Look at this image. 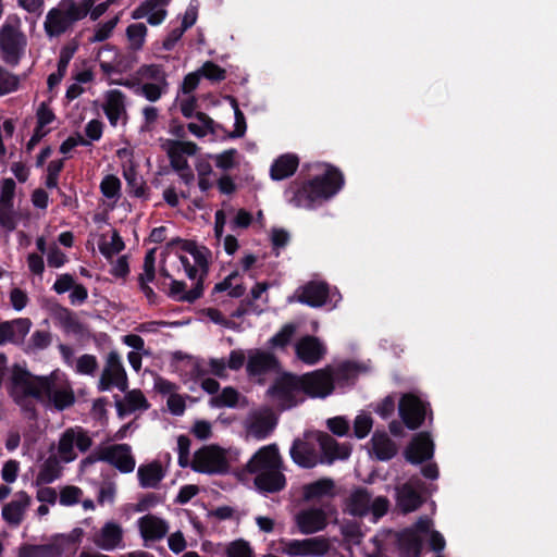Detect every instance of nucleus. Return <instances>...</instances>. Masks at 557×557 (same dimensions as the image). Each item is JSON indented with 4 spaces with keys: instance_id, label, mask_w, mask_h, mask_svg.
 <instances>
[{
    "instance_id": "1",
    "label": "nucleus",
    "mask_w": 557,
    "mask_h": 557,
    "mask_svg": "<svg viewBox=\"0 0 557 557\" xmlns=\"http://www.w3.org/2000/svg\"><path fill=\"white\" fill-rule=\"evenodd\" d=\"M344 184L345 178L342 171L329 164L320 175L306 181L297 178L290 182L284 196L294 207L311 210L334 197Z\"/></svg>"
},
{
    "instance_id": "2",
    "label": "nucleus",
    "mask_w": 557,
    "mask_h": 557,
    "mask_svg": "<svg viewBox=\"0 0 557 557\" xmlns=\"http://www.w3.org/2000/svg\"><path fill=\"white\" fill-rule=\"evenodd\" d=\"M11 383L15 387H22L25 396H33L40 401L48 400L59 411L75 403V395L70 386L55 388V381L52 376H34L20 364L13 366Z\"/></svg>"
},
{
    "instance_id": "3",
    "label": "nucleus",
    "mask_w": 557,
    "mask_h": 557,
    "mask_svg": "<svg viewBox=\"0 0 557 557\" xmlns=\"http://www.w3.org/2000/svg\"><path fill=\"white\" fill-rule=\"evenodd\" d=\"M335 494V482L331 478H321L305 484L302 486V500L306 503L312 502L313 505L300 510L295 518V522H339L336 506L333 504Z\"/></svg>"
},
{
    "instance_id": "4",
    "label": "nucleus",
    "mask_w": 557,
    "mask_h": 557,
    "mask_svg": "<svg viewBox=\"0 0 557 557\" xmlns=\"http://www.w3.org/2000/svg\"><path fill=\"white\" fill-rule=\"evenodd\" d=\"M95 4L94 0H83L81 3L75 0H62L58 7L48 11L44 23L46 35L49 38H57L66 33L72 26L85 18L91 7Z\"/></svg>"
},
{
    "instance_id": "5",
    "label": "nucleus",
    "mask_w": 557,
    "mask_h": 557,
    "mask_svg": "<svg viewBox=\"0 0 557 557\" xmlns=\"http://www.w3.org/2000/svg\"><path fill=\"white\" fill-rule=\"evenodd\" d=\"M27 47V37L18 25L5 22L0 27V58L9 66L15 67L23 59Z\"/></svg>"
},
{
    "instance_id": "6",
    "label": "nucleus",
    "mask_w": 557,
    "mask_h": 557,
    "mask_svg": "<svg viewBox=\"0 0 557 557\" xmlns=\"http://www.w3.org/2000/svg\"><path fill=\"white\" fill-rule=\"evenodd\" d=\"M423 543H429L435 552H441L445 547L443 535L430 530L429 524H416L414 528L407 530L399 537L401 548L413 556H419Z\"/></svg>"
},
{
    "instance_id": "7",
    "label": "nucleus",
    "mask_w": 557,
    "mask_h": 557,
    "mask_svg": "<svg viewBox=\"0 0 557 557\" xmlns=\"http://www.w3.org/2000/svg\"><path fill=\"white\" fill-rule=\"evenodd\" d=\"M190 467L196 472L208 474H224L230 470L224 450L216 445L203 446L195 451Z\"/></svg>"
},
{
    "instance_id": "8",
    "label": "nucleus",
    "mask_w": 557,
    "mask_h": 557,
    "mask_svg": "<svg viewBox=\"0 0 557 557\" xmlns=\"http://www.w3.org/2000/svg\"><path fill=\"white\" fill-rule=\"evenodd\" d=\"M432 420V410L430 404L422 400L414 394H404L398 404V412L403 423L409 430L419 429L428 417Z\"/></svg>"
},
{
    "instance_id": "9",
    "label": "nucleus",
    "mask_w": 557,
    "mask_h": 557,
    "mask_svg": "<svg viewBox=\"0 0 557 557\" xmlns=\"http://www.w3.org/2000/svg\"><path fill=\"white\" fill-rule=\"evenodd\" d=\"M298 379L301 393L310 398H324L331 395L335 388L332 367L298 375Z\"/></svg>"
},
{
    "instance_id": "10",
    "label": "nucleus",
    "mask_w": 557,
    "mask_h": 557,
    "mask_svg": "<svg viewBox=\"0 0 557 557\" xmlns=\"http://www.w3.org/2000/svg\"><path fill=\"white\" fill-rule=\"evenodd\" d=\"M267 393L284 410L296 407L302 400L297 398V394L301 393L298 375L289 372L276 377Z\"/></svg>"
},
{
    "instance_id": "11",
    "label": "nucleus",
    "mask_w": 557,
    "mask_h": 557,
    "mask_svg": "<svg viewBox=\"0 0 557 557\" xmlns=\"http://www.w3.org/2000/svg\"><path fill=\"white\" fill-rule=\"evenodd\" d=\"M113 387H116L121 392H126L128 388L126 371L122 364L119 352L115 350L108 354L104 368L98 382V389L100 392L110 391Z\"/></svg>"
},
{
    "instance_id": "12",
    "label": "nucleus",
    "mask_w": 557,
    "mask_h": 557,
    "mask_svg": "<svg viewBox=\"0 0 557 557\" xmlns=\"http://www.w3.org/2000/svg\"><path fill=\"white\" fill-rule=\"evenodd\" d=\"M315 440L320 448L319 463L331 466L335 461L347 460L351 455L349 443H338L332 435L319 431Z\"/></svg>"
},
{
    "instance_id": "13",
    "label": "nucleus",
    "mask_w": 557,
    "mask_h": 557,
    "mask_svg": "<svg viewBox=\"0 0 557 557\" xmlns=\"http://www.w3.org/2000/svg\"><path fill=\"white\" fill-rule=\"evenodd\" d=\"M98 458L116 468L122 473L133 472L135 469V458L128 444H114L98 449Z\"/></svg>"
},
{
    "instance_id": "14",
    "label": "nucleus",
    "mask_w": 557,
    "mask_h": 557,
    "mask_svg": "<svg viewBox=\"0 0 557 557\" xmlns=\"http://www.w3.org/2000/svg\"><path fill=\"white\" fill-rule=\"evenodd\" d=\"M294 297L302 305L320 308L327 302L330 285L324 281H309L296 289Z\"/></svg>"
},
{
    "instance_id": "15",
    "label": "nucleus",
    "mask_w": 557,
    "mask_h": 557,
    "mask_svg": "<svg viewBox=\"0 0 557 557\" xmlns=\"http://www.w3.org/2000/svg\"><path fill=\"white\" fill-rule=\"evenodd\" d=\"M280 369V360L277 357L261 349H250L248 351V360L246 371L250 377H259Z\"/></svg>"
},
{
    "instance_id": "16",
    "label": "nucleus",
    "mask_w": 557,
    "mask_h": 557,
    "mask_svg": "<svg viewBox=\"0 0 557 557\" xmlns=\"http://www.w3.org/2000/svg\"><path fill=\"white\" fill-rule=\"evenodd\" d=\"M283 461L276 444H270L258 449L247 462L249 473L282 469Z\"/></svg>"
},
{
    "instance_id": "17",
    "label": "nucleus",
    "mask_w": 557,
    "mask_h": 557,
    "mask_svg": "<svg viewBox=\"0 0 557 557\" xmlns=\"http://www.w3.org/2000/svg\"><path fill=\"white\" fill-rule=\"evenodd\" d=\"M434 443L429 432L416 434L404 451L406 460L412 465H420L433 458Z\"/></svg>"
},
{
    "instance_id": "18",
    "label": "nucleus",
    "mask_w": 557,
    "mask_h": 557,
    "mask_svg": "<svg viewBox=\"0 0 557 557\" xmlns=\"http://www.w3.org/2000/svg\"><path fill=\"white\" fill-rule=\"evenodd\" d=\"M295 352L304 363L313 366L324 357L326 348L318 337L305 335L296 343Z\"/></svg>"
},
{
    "instance_id": "19",
    "label": "nucleus",
    "mask_w": 557,
    "mask_h": 557,
    "mask_svg": "<svg viewBox=\"0 0 557 557\" xmlns=\"http://www.w3.org/2000/svg\"><path fill=\"white\" fill-rule=\"evenodd\" d=\"M277 425V417L271 409L256 412L247 424V433L258 441L269 437Z\"/></svg>"
},
{
    "instance_id": "20",
    "label": "nucleus",
    "mask_w": 557,
    "mask_h": 557,
    "mask_svg": "<svg viewBox=\"0 0 557 557\" xmlns=\"http://www.w3.org/2000/svg\"><path fill=\"white\" fill-rule=\"evenodd\" d=\"M32 321L28 318H17L0 322V346L7 343L18 345L29 332Z\"/></svg>"
},
{
    "instance_id": "21",
    "label": "nucleus",
    "mask_w": 557,
    "mask_h": 557,
    "mask_svg": "<svg viewBox=\"0 0 557 557\" xmlns=\"http://www.w3.org/2000/svg\"><path fill=\"white\" fill-rule=\"evenodd\" d=\"M423 483L417 479H411L408 483L404 484L397 492V507L404 512L408 513L418 509L424 498L421 493L416 488L417 485Z\"/></svg>"
},
{
    "instance_id": "22",
    "label": "nucleus",
    "mask_w": 557,
    "mask_h": 557,
    "mask_svg": "<svg viewBox=\"0 0 557 557\" xmlns=\"http://www.w3.org/2000/svg\"><path fill=\"white\" fill-rule=\"evenodd\" d=\"M126 97L120 89H110L104 94L103 112L112 126H116L123 114H126Z\"/></svg>"
},
{
    "instance_id": "23",
    "label": "nucleus",
    "mask_w": 557,
    "mask_h": 557,
    "mask_svg": "<svg viewBox=\"0 0 557 557\" xmlns=\"http://www.w3.org/2000/svg\"><path fill=\"white\" fill-rule=\"evenodd\" d=\"M329 550V543L321 537L292 541L286 544L285 552L290 555L321 556Z\"/></svg>"
},
{
    "instance_id": "24",
    "label": "nucleus",
    "mask_w": 557,
    "mask_h": 557,
    "mask_svg": "<svg viewBox=\"0 0 557 557\" xmlns=\"http://www.w3.org/2000/svg\"><path fill=\"white\" fill-rule=\"evenodd\" d=\"M292 460L299 467L311 469L319 463L313 446L300 438H295L289 449Z\"/></svg>"
},
{
    "instance_id": "25",
    "label": "nucleus",
    "mask_w": 557,
    "mask_h": 557,
    "mask_svg": "<svg viewBox=\"0 0 557 557\" xmlns=\"http://www.w3.org/2000/svg\"><path fill=\"white\" fill-rule=\"evenodd\" d=\"M371 493L358 487L346 498L344 511L352 517L362 518L370 512Z\"/></svg>"
},
{
    "instance_id": "26",
    "label": "nucleus",
    "mask_w": 557,
    "mask_h": 557,
    "mask_svg": "<svg viewBox=\"0 0 557 557\" xmlns=\"http://www.w3.org/2000/svg\"><path fill=\"white\" fill-rule=\"evenodd\" d=\"M255 474L253 483L260 492L277 493L286 486V478L281 469L261 471Z\"/></svg>"
},
{
    "instance_id": "27",
    "label": "nucleus",
    "mask_w": 557,
    "mask_h": 557,
    "mask_svg": "<svg viewBox=\"0 0 557 557\" xmlns=\"http://www.w3.org/2000/svg\"><path fill=\"white\" fill-rule=\"evenodd\" d=\"M114 398L117 416L120 418H123L136 410H147L150 406L140 389L127 392L124 400H121L117 395H115Z\"/></svg>"
},
{
    "instance_id": "28",
    "label": "nucleus",
    "mask_w": 557,
    "mask_h": 557,
    "mask_svg": "<svg viewBox=\"0 0 557 557\" xmlns=\"http://www.w3.org/2000/svg\"><path fill=\"white\" fill-rule=\"evenodd\" d=\"M187 284L184 281L172 280L168 296L176 301L194 304L203 295L205 285L202 280H197L190 290H186Z\"/></svg>"
},
{
    "instance_id": "29",
    "label": "nucleus",
    "mask_w": 557,
    "mask_h": 557,
    "mask_svg": "<svg viewBox=\"0 0 557 557\" xmlns=\"http://www.w3.org/2000/svg\"><path fill=\"white\" fill-rule=\"evenodd\" d=\"M299 165V159L294 153H285L274 160L270 169L273 181H282L295 174Z\"/></svg>"
},
{
    "instance_id": "30",
    "label": "nucleus",
    "mask_w": 557,
    "mask_h": 557,
    "mask_svg": "<svg viewBox=\"0 0 557 557\" xmlns=\"http://www.w3.org/2000/svg\"><path fill=\"white\" fill-rule=\"evenodd\" d=\"M137 476L143 488H156L165 476V472L160 461L154 460L147 465H140Z\"/></svg>"
},
{
    "instance_id": "31",
    "label": "nucleus",
    "mask_w": 557,
    "mask_h": 557,
    "mask_svg": "<svg viewBox=\"0 0 557 557\" xmlns=\"http://www.w3.org/2000/svg\"><path fill=\"white\" fill-rule=\"evenodd\" d=\"M30 504V497L24 491L15 494L14 499L3 506L2 519L4 522H21L26 508Z\"/></svg>"
},
{
    "instance_id": "32",
    "label": "nucleus",
    "mask_w": 557,
    "mask_h": 557,
    "mask_svg": "<svg viewBox=\"0 0 557 557\" xmlns=\"http://www.w3.org/2000/svg\"><path fill=\"white\" fill-rule=\"evenodd\" d=\"M372 451L380 461H388L393 459L397 451V445L392 441L385 432H375L371 438Z\"/></svg>"
},
{
    "instance_id": "33",
    "label": "nucleus",
    "mask_w": 557,
    "mask_h": 557,
    "mask_svg": "<svg viewBox=\"0 0 557 557\" xmlns=\"http://www.w3.org/2000/svg\"><path fill=\"white\" fill-rule=\"evenodd\" d=\"M62 468L55 456L48 457L36 476V484H50L61 475Z\"/></svg>"
},
{
    "instance_id": "34",
    "label": "nucleus",
    "mask_w": 557,
    "mask_h": 557,
    "mask_svg": "<svg viewBox=\"0 0 557 557\" xmlns=\"http://www.w3.org/2000/svg\"><path fill=\"white\" fill-rule=\"evenodd\" d=\"M121 542V530L117 524H104L97 544L107 550L115 548Z\"/></svg>"
},
{
    "instance_id": "35",
    "label": "nucleus",
    "mask_w": 557,
    "mask_h": 557,
    "mask_svg": "<svg viewBox=\"0 0 557 557\" xmlns=\"http://www.w3.org/2000/svg\"><path fill=\"white\" fill-rule=\"evenodd\" d=\"M359 372V366L352 361H345L335 369L332 368L334 383L343 385L352 382Z\"/></svg>"
},
{
    "instance_id": "36",
    "label": "nucleus",
    "mask_w": 557,
    "mask_h": 557,
    "mask_svg": "<svg viewBox=\"0 0 557 557\" xmlns=\"http://www.w3.org/2000/svg\"><path fill=\"white\" fill-rule=\"evenodd\" d=\"M297 331V326L294 323H286L282 326V329L274 334L269 341L268 345L271 348H281L284 349L287 347L293 337L295 336Z\"/></svg>"
},
{
    "instance_id": "37",
    "label": "nucleus",
    "mask_w": 557,
    "mask_h": 557,
    "mask_svg": "<svg viewBox=\"0 0 557 557\" xmlns=\"http://www.w3.org/2000/svg\"><path fill=\"white\" fill-rule=\"evenodd\" d=\"M75 440V431L69 429L62 434L59 441V454L65 462L73 461L76 458V454L74 453Z\"/></svg>"
},
{
    "instance_id": "38",
    "label": "nucleus",
    "mask_w": 557,
    "mask_h": 557,
    "mask_svg": "<svg viewBox=\"0 0 557 557\" xmlns=\"http://www.w3.org/2000/svg\"><path fill=\"white\" fill-rule=\"evenodd\" d=\"M147 32V26L144 23H134L127 26L126 36L131 49L137 51L144 47Z\"/></svg>"
},
{
    "instance_id": "39",
    "label": "nucleus",
    "mask_w": 557,
    "mask_h": 557,
    "mask_svg": "<svg viewBox=\"0 0 557 557\" xmlns=\"http://www.w3.org/2000/svg\"><path fill=\"white\" fill-rule=\"evenodd\" d=\"M139 531L145 546L151 547L156 541L164 537L168 532L166 524H139Z\"/></svg>"
},
{
    "instance_id": "40",
    "label": "nucleus",
    "mask_w": 557,
    "mask_h": 557,
    "mask_svg": "<svg viewBox=\"0 0 557 557\" xmlns=\"http://www.w3.org/2000/svg\"><path fill=\"white\" fill-rule=\"evenodd\" d=\"M161 502V497L156 493H148L144 495L137 504H127L125 506V512L127 519L129 515L135 512H145Z\"/></svg>"
},
{
    "instance_id": "41",
    "label": "nucleus",
    "mask_w": 557,
    "mask_h": 557,
    "mask_svg": "<svg viewBox=\"0 0 557 557\" xmlns=\"http://www.w3.org/2000/svg\"><path fill=\"white\" fill-rule=\"evenodd\" d=\"M239 393L234 387L227 386L222 392L211 399V404L214 407L222 408L228 407L234 408L237 406Z\"/></svg>"
},
{
    "instance_id": "42",
    "label": "nucleus",
    "mask_w": 557,
    "mask_h": 557,
    "mask_svg": "<svg viewBox=\"0 0 557 557\" xmlns=\"http://www.w3.org/2000/svg\"><path fill=\"white\" fill-rule=\"evenodd\" d=\"M20 87V77L0 65V96L14 92Z\"/></svg>"
},
{
    "instance_id": "43",
    "label": "nucleus",
    "mask_w": 557,
    "mask_h": 557,
    "mask_svg": "<svg viewBox=\"0 0 557 557\" xmlns=\"http://www.w3.org/2000/svg\"><path fill=\"white\" fill-rule=\"evenodd\" d=\"M138 74L145 78L162 84L163 87H168L166 74L160 64L141 65L138 70Z\"/></svg>"
},
{
    "instance_id": "44",
    "label": "nucleus",
    "mask_w": 557,
    "mask_h": 557,
    "mask_svg": "<svg viewBox=\"0 0 557 557\" xmlns=\"http://www.w3.org/2000/svg\"><path fill=\"white\" fill-rule=\"evenodd\" d=\"M191 256L195 260V263L200 269V274H199L198 280H202V285H205V280L209 273V267H210L209 259L211 257V250L209 248H207L206 246H200V247H198L196 252H194Z\"/></svg>"
},
{
    "instance_id": "45",
    "label": "nucleus",
    "mask_w": 557,
    "mask_h": 557,
    "mask_svg": "<svg viewBox=\"0 0 557 557\" xmlns=\"http://www.w3.org/2000/svg\"><path fill=\"white\" fill-rule=\"evenodd\" d=\"M100 191L106 198H119L121 191L120 178L113 174L106 175L100 183Z\"/></svg>"
},
{
    "instance_id": "46",
    "label": "nucleus",
    "mask_w": 557,
    "mask_h": 557,
    "mask_svg": "<svg viewBox=\"0 0 557 557\" xmlns=\"http://www.w3.org/2000/svg\"><path fill=\"white\" fill-rule=\"evenodd\" d=\"M199 73L202 77L213 83H219L226 78V71L212 61L205 62L200 67Z\"/></svg>"
},
{
    "instance_id": "47",
    "label": "nucleus",
    "mask_w": 557,
    "mask_h": 557,
    "mask_svg": "<svg viewBox=\"0 0 557 557\" xmlns=\"http://www.w3.org/2000/svg\"><path fill=\"white\" fill-rule=\"evenodd\" d=\"M166 88L160 83H146L136 90V94L141 95L148 101L156 102L166 91Z\"/></svg>"
},
{
    "instance_id": "48",
    "label": "nucleus",
    "mask_w": 557,
    "mask_h": 557,
    "mask_svg": "<svg viewBox=\"0 0 557 557\" xmlns=\"http://www.w3.org/2000/svg\"><path fill=\"white\" fill-rule=\"evenodd\" d=\"M125 248V244L120 236L117 231H113L111 236V242L109 244H102L99 246L100 252L107 258L110 259L114 255L121 252Z\"/></svg>"
},
{
    "instance_id": "49",
    "label": "nucleus",
    "mask_w": 557,
    "mask_h": 557,
    "mask_svg": "<svg viewBox=\"0 0 557 557\" xmlns=\"http://www.w3.org/2000/svg\"><path fill=\"white\" fill-rule=\"evenodd\" d=\"M117 22H119V17L115 16V17L107 21L106 23L98 24L95 29L94 36L89 39V41L90 42H102V41L107 40L108 38H110Z\"/></svg>"
},
{
    "instance_id": "50",
    "label": "nucleus",
    "mask_w": 557,
    "mask_h": 557,
    "mask_svg": "<svg viewBox=\"0 0 557 557\" xmlns=\"http://www.w3.org/2000/svg\"><path fill=\"white\" fill-rule=\"evenodd\" d=\"M236 156L237 150L234 148L224 150L223 152L212 156L211 158L215 162V166L223 170L228 171L236 166Z\"/></svg>"
},
{
    "instance_id": "51",
    "label": "nucleus",
    "mask_w": 557,
    "mask_h": 557,
    "mask_svg": "<svg viewBox=\"0 0 557 557\" xmlns=\"http://www.w3.org/2000/svg\"><path fill=\"white\" fill-rule=\"evenodd\" d=\"M227 557H256L250 545L243 540L230 543L226 547Z\"/></svg>"
},
{
    "instance_id": "52",
    "label": "nucleus",
    "mask_w": 557,
    "mask_h": 557,
    "mask_svg": "<svg viewBox=\"0 0 557 557\" xmlns=\"http://www.w3.org/2000/svg\"><path fill=\"white\" fill-rule=\"evenodd\" d=\"M169 3V0H146L141 2L133 12L132 18L140 20L146 17L149 13H151L158 7H163Z\"/></svg>"
},
{
    "instance_id": "53",
    "label": "nucleus",
    "mask_w": 557,
    "mask_h": 557,
    "mask_svg": "<svg viewBox=\"0 0 557 557\" xmlns=\"http://www.w3.org/2000/svg\"><path fill=\"white\" fill-rule=\"evenodd\" d=\"M373 420L368 414H358L354 421V435L357 438H364L371 432Z\"/></svg>"
},
{
    "instance_id": "54",
    "label": "nucleus",
    "mask_w": 557,
    "mask_h": 557,
    "mask_svg": "<svg viewBox=\"0 0 557 557\" xmlns=\"http://www.w3.org/2000/svg\"><path fill=\"white\" fill-rule=\"evenodd\" d=\"M57 318L66 330L74 332H78L81 330L82 325L79 321L69 308L60 307Z\"/></svg>"
},
{
    "instance_id": "55",
    "label": "nucleus",
    "mask_w": 557,
    "mask_h": 557,
    "mask_svg": "<svg viewBox=\"0 0 557 557\" xmlns=\"http://www.w3.org/2000/svg\"><path fill=\"white\" fill-rule=\"evenodd\" d=\"M326 426L330 432L336 436H345L349 432V422L344 417H333L326 420Z\"/></svg>"
},
{
    "instance_id": "56",
    "label": "nucleus",
    "mask_w": 557,
    "mask_h": 557,
    "mask_svg": "<svg viewBox=\"0 0 557 557\" xmlns=\"http://www.w3.org/2000/svg\"><path fill=\"white\" fill-rule=\"evenodd\" d=\"M82 494V490L77 486H65L60 492V504L63 506H72L79 502V497Z\"/></svg>"
},
{
    "instance_id": "57",
    "label": "nucleus",
    "mask_w": 557,
    "mask_h": 557,
    "mask_svg": "<svg viewBox=\"0 0 557 557\" xmlns=\"http://www.w3.org/2000/svg\"><path fill=\"white\" fill-rule=\"evenodd\" d=\"M156 278V258L154 250H149L144 259V273L139 274L138 280L154 281Z\"/></svg>"
},
{
    "instance_id": "58",
    "label": "nucleus",
    "mask_w": 557,
    "mask_h": 557,
    "mask_svg": "<svg viewBox=\"0 0 557 557\" xmlns=\"http://www.w3.org/2000/svg\"><path fill=\"white\" fill-rule=\"evenodd\" d=\"M389 508V500L385 496H377L370 500V512L375 520L381 519Z\"/></svg>"
},
{
    "instance_id": "59",
    "label": "nucleus",
    "mask_w": 557,
    "mask_h": 557,
    "mask_svg": "<svg viewBox=\"0 0 557 557\" xmlns=\"http://www.w3.org/2000/svg\"><path fill=\"white\" fill-rule=\"evenodd\" d=\"M199 1L190 0L182 21V27L188 29L194 26L198 18Z\"/></svg>"
},
{
    "instance_id": "60",
    "label": "nucleus",
    "mask_w": 557,
    "mask_h": 557,
    "mask_svg": "<svg viewBox=\"0 0 557 557\" xmlns=\"http://www.w3.org/2000/svg\"><path fill=\"white\" fill-rule=\"evenodd\" d=\"M168 146L183 156H194L198 150V146L194 141L169 139Z\"/></svg>"
},
{
    "instance_id": "61",
    "label": "nucleus",
    "mask_w": 557,
    "mask_h": 557,
    "mask_svg": "<svg viewBox=\"0 0 557 557\" xmlns=\"http://www.w3.org/2000/svg\"><path fill=\"white\" fill-rule=\"evenodd\" d=\"M37 123L36 126L39 128H44L48 124L52 123L55 120V114L53 111L48 107L46 102H41L39 108L37 109Z\"/></svg>"
},
{
    "instance_id": "62",
    "label": "nucleus",
    "mask_w": 557,
    "mask_h": 557,
    "mask_svg": "<svg viewBox=\"0 0 557 557\" xmlns=\"http://www.w3.org/2000/svg\"><path fill=\"white\" fill-rule=\"evenodd\" d=\"M98 367V362L92 355H83L77 359L76 368L79 373L92 374Z\"/></svg>"
},
{
    "instance_id": "63",
    "label": "nucleus",
    "mask_w": 557,
    "mask_h": 557,
    "mask_svg": "<svg viewBox=\"0 0 557 557\" xmlns=\"http://www.w3.org/2000/svg\"><path fill=\"white\" fill-rule=\"evenodd\" d=\"M51 344V334L48 331L37 330L29 339V346L34 349H45Z\"/></svg>"
},
{
    "instance_id": "64",
    "label": "nucleus",
    "mask_w": 557,
    "mask_h": 557,
    "mask_svg": "<svg viewBox=\"0 0 557 557\" xmlns=\"http://www.w3.org/2000/svg\"><path fill=\"white\" fill-rule=\"evenodd\" d=\"M52 548L50 546H30L24 547L20 552V557H51Z\"/></svg>"
}]
</instances>
